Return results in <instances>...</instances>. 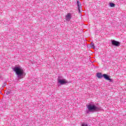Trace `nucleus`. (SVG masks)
<instances>
[{"label": "nucleus", "mask_w": 126, "mask_h": 126, "mask_svg": "<svg viewBox=\"0 0 126 126\" xmlns=\"http://www.w3.org/2000/svg\"><path fill=\"white\" fill-rule=\"evenodd\" d=\"M77 4L78 6V9L79 10H80V7H81V4H80V2H79V1H77Z\"/></svg>", "instance_id": "nucleus-7"}, {"label": "nucleus", "mask_w": 126, "mask_h": 126, "mask_svg": "<svg viewBox=\"0 0 126 126\" xmlns=\"http://www.w3.org/2000/svg\"><path fill=\"white\" fill-rule=\"evenodd\" d=\"M14 70L18 77L21 76V75H23V73H24V71H23L22 68L20 67H16L14 68Z\"/></svg>", "instance_id": "nucleus-1"}, {"label": "nucleus", "mask_w": 126, "mask_h": 126, "mask_svg": "<svg viewBox=\"0 0 126 126\" xmlns=\"http://www.w3.org/2000/svg\"><path fill=\"white\" fill-rule=\"evenodd\" d=\"M109 5L110 7H115V3H109Z\"/></svg>", "instance_id": "nucleus-8"}, {"label": "nucleus", "mask_w": 126, "mask_h": 126, "mask_svg": "<svg viewBox=\"0 0 126 126\" xmlns=\"http://www.w3.org/2000/svg\"><path fill=\"white\" fill-rule=\"evenodd\" d=\"M96 76H97V77H98V78H100V79L102 78L103 77L105 79H106V80H109V81H112V79H111V78H110V77L106 74H104L102 75V73H97L96 74Z\"/></svg>", "instance_id": "nucleus-2"}, {"label": "nucleus", "mask_w": 126, "mask_h": 126, "mask_svg": "<svg viewBox=\"0 0 126 126\" xmlns=\"http://www.w3.org/2000/svg\"><path fill=\"white\" fill-rule=\"evenodd\" d=\"M72 17V16L71 15V13H68L65 16V19L67 21H70Z\"/></svg>", "instance_id": "nucleus-4"}, {"label": "nucleus", "mask_w": 126, "mask_h": 126, "mask_svg": "<svg viewBox=\"0 0 126 126\" xmlns=\"http://www.w3.org/2000/svg\"><path fill=\"white\" fill-rule=\"evenodd\" d=\"M91 45H92V47H94V43H91Z\"/></svg>", "instance_id": "nucleus-10"}, {"label": "nucleus", "mask_w": 126, "mask_h": 126, "mask_svg": "<svg viewBox=\"0 0 126 126\" xmlns=\"http://www.w3.org/2000/svg\"><path fill=\"white\" fill-rule=\"evenodd\" d=\"M89 111H98L99 108L95 105H89L87 106Z\"/></svg>", "instance_id": "nucleus-3"}, {"label": "nucleus", "mask_w": 126, "mask_h": 126, "mask_svg": "<svg viewBox=\"0 0 126 126\" xmlns=\"http://www.w3.org/2000/svg\"><path fill=\"white\" fill-rule=\"evenodd\" d=\"M59 83L61 84V85H63V84H66V83H68V82L65 80V79H63V80H58Z\"/></svg>", "instance_id": "nucleus-5"}, {"label": "nucleus", "mask_w": 126, "mask_h": 126, "mask_svg": "<svg viewBox=\"0 0 126 126\" xmlns=\"http://www.w3.org/2000/svg\"><path fill=\"white\" fill-rule=\"evenodd\" d=\"M82 126H88V125L86 123H82Z\"/></svg>", "instance_id": "nucleus-9"}, {"label": "nucleus", "mask_w": 126, "mask_h": 126, "mask_svg": "<svg viewBox=\"0 0 126 126\" xmlns=\"http://www.w3.org/2000/svg\"><path fill=\"white\" fill-rule=\"evenodd\" d=\"M112 44L113 46H120V42L116 40H112Z\"/></svg>", "instance_id": "nucleus-6"}]
</instances>
